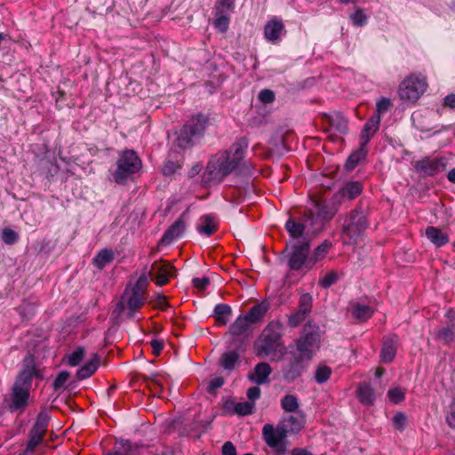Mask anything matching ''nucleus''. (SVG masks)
<instances>
[{
    "mask_svg": "<svg viewBox=\"0 0 455 455\" xmlns=\"http://www.w3.org/2000/svg\"><path fill=\"white\" fill-rule=\"evenodd\" d=\"M275 429L276 430V434L281 442L289 444V442L287 441V436L288 435L292 434L291 430H289V428L282 421L278 423Z\"/></svg>",
    "mask_w": 455,
    "mask_h": 455,
    "instance_id": "e2e57ef3",
    "label": "nucleus"
},
{
    "mask_svg": "<svg viewBox=\"0 0 455 455\" xmlns=\"http://www.w3.org/2000/svg\"><path fill=\"white\" fill-rule=\"evenodd\" d=\"M197 231L207 236L212 235L218 229V223L215 217L207 214L200 218V223L196 227Z\"/></svg>",
    "mask_w": 455,
    "mask_h": 455,
    "instance_id": "bb28decb",
    "label": "nucleus"
},
{
    "mask_svg": "<svg viewBox=\"0 0 455 455\" xmlns=\"http://www.w3.org/2000/svg\"><path fill=\"white\" fill-rule=\"evenodd\" d=\"M331 243L328 240H324L321 244H319L313 251L312 255L309 256V260L307 261V268L310 269L313 266L322 259L325 257L328 253L329 250L331 248Z\"/></svg>",
    "mask_w": 455,
    "mask_h": 455,
    "instance_id": "2f4dec72",
    "label": "nucleus"
},
{
    "mask_svg": "<svg viewBox=\"0 0 455 455\" xmlns=\"http://www.w3.org/2000/svg\"><path fill=\"white\" fill-rule=\"evenodd\" d=\"M30 397V391L27 388L12 385L9 398L4 399L7 410L13 413H23L28 408Z\"/></svg>",
    "mask_w": 455,
    "mask_h": 455,
    "instance_id": "dca6fc26",
    "label": "nucleus"
},
{
    "mask_svg": "<svg viewBox=\"0 0 455 455\" xmlns=\"http://www.w3.org/2000/svg\"><path fill=\"white\" fill-rule=\"evenodd\" d=\"M337 212V208L334 205H330L324 201L315 200L313 207L305 211L308 217L310 226H313V230L318 234L323 229L326 222L330 221Z\"/></svg>",
    "mask_w": 455,
    "mask_h": 455,
    "instance_id": "1a4fd4ad",
    "label": "nucleus"
},
{
    "mask_svg": "<svg viewBox=\"0 0 455 455\" xmlns=\"http://www.w3.org/2000/svg\"><path fill=\"white\" fill-rule=\"evenodd\" d=\"M44 378V371L36 363V357L32 354L27 355L22 362V367L19 371L13 385L27 388L30 391L33 379L42 380Z\"/></svg>",
    "mask_w": 455,
    "mask_h": 455,
    "instance_id": "9d476101",
    "label": "nucleus"
},
{
    "mask_svg": "<svg viewBox=\"0 0 455 455\" xmlns=\"http://www.w3.org/2000/svg\"><path fill=\"white\" fill-rule=\"evenodd\" d=\"M380 117L379 116H372L363 125V131L374 135L379 128Z\"/></svg>",
    "mask_w": 455,
    "mask_h": 455,
    "instance_id": "603ef678",
    "label": "nucleus"
},
{
    "mask_svg": "<svg viewBox=\"0 0 455 455\" xmlns=\"http://www.w3.org/2000/svg\"><path fill=\"white\" fill-rule=\"evenodd\" d=\"M407 416L403 412H397L393 418V424L396 429L403 431L406 427Z\"/></svg>",
    "mask_w": 455,
    "mask_h": 455,
    "instance_id": "338daca9",
    "label": "nucleus"
},
{
    "mask_svg": "<svg viewBox=\"0 0 455 455\" xmlns=\"http://www.w3.org/2000/svg\"><path fill=\"white\" fill-rule=\"evenodd\" d=\"M357 396L359 401L364 405H372L375 401V393L373 388L368 383H362L357 388Z\"/></svg>",
    "mask_w": 455,
    "mask_h": 455,
    "instance_id": "72a5a7b5",
    "label": "nucleus"
},
{
    "mask_svg": "<svg viewBox=\"0 0 455 455\" xmlns=\"http://www.w3.org/2000/svg\"><path fill=\"white\" fill-rule=\"evenodd\" d=\"M148 283V277L144 275H140L131 291H136L143 296Z\"/></svg>",
    "mask_w": 455,
    "mask_h": 455,
    "instance_id": "680f3d73",
    "label": "nucleus"
},
{
    "mask_svg": "<svg viewBox=\"0 0 455 455\" xmlns=\"http://www.w3.org/2000/svg\"><path fill=\"white\" fill-rule=\"evenodd\" d=\"M258 99L264 104H270L274 102L275 95L272 90L263 89L259 92Z\"/></svg>",
    "mask_w": 455,
    "mask_h": 455,
    "instance_id": "69168bd1",
    "label": "nucleus"
},
{
    "mask_svg": "<svg viewBox=\"0 0 455 455\" xmlns=\"http://www.w3.org/2000/svg\"><path fill=\"white\" fill-rule=\"evenodd\" d=\"M331 129H334L340 134H345L347 131V120L340 113H334L327 116Z\"/></svg>",
    "mask_w": 455,
    "mask_h": 455,
    "instance_id": "c9c22d12",
    "label": "nucleus"
},
{
    "mask_svg": "<svg viewBox=\"0 0 455 455\" xmlns=\"http://www.w3.org/2000/svg\"><path fill=\"white\" fill-rule=\"evenodd\" d=\"M291 252L288 260L290 269L298 271L303 266L307 268L309 260L310 239L294 242L291 244Z\"/></svg>",
    "mask_w": 455,
    "mask_h": 455,
    "instance_id": "ddd939ff",
    "label": "nucleus"
},
{
    "mask_svg": "<svg viewBox=\"0 0 455 455\" xmlns=\"http://www.w3.org/2000/svg\"><path fill=\"white\" fill-rule=\"evenodd\" d=\"M282 346V324L279 322L269 323L254 343L259 356H269Z\"/></svg>",
    "mask_w": 455,
    "mask_h": 455,
    "instance_id": "39448f33",
    "label": "nucleus"
},
{
    "mask_svg": "<svg viewBox=\"0 0 455 455\" xmlns=\"http://www.w3.org/2000/svg\"><path fill=\"white\" fill-rule=\"evenodd\" d=\"M436 338L442 339L444 344L451 343L455 339V330L453 327L447 326L440 329L436 332Z\"/></svg>",
    "mask_w": 455,
    "mask_h": 455,
    "instance_id": "a18cd8bd",
    "label": "nucleus"
},
{
    "mask_svg": "<svg viewBox=\"0 0 455 455\" xmlns=\"http://www.w3.org/2000/svg\"><path fill=\"white\" fill-rule=\"evenodd\" d=\"M392 107L391 100L382 97L376 103V114L374 116H381L385 114Z\"/></svg>",
    "mask_w": 455,
    "mask_h": 455,
    "instance_id": "864d4df0",
    "label": "nucleus"
},
{
    "mask_svg": "<svg viewBox=\"0 0 455 455\" xmlns=\"http://www.w3.org/2000/svg\"><path fill=\"white\" fill-rule=\"evenodd\" d=\"M296 354L311 361L320 348V328L312 321H308L303 327L299 337L295 340Z\"/></svg>",
    "mask_w": 455,
    "mask_h": 455,
    "instance_id": "20e7f679",
    "label": "nucleus"
},
{
    "mask_svg": "<svg viewBox=\"0 0 455 455\" xmlns=\"http://www.w3.org/2000/svg\"><path fill=\"white\" fill-rule=\"evenodd\" d=\"M176 268L167 261H155L150 267L149 276L157 286H164L175 275Z\"/></svg>",
    "mask_w": 455,
    "mask_h": 455,
    "instance_id": "a211bd4d",
    "label": "nucleus"
},
{
    "mask_svg": "<svg viewBox=\"0 0 455 455\" xmlns=\"http://www.w3.org/2000/svg\"><path fill=\"white\" fill-rule=\"evenodd\" d=\"M251 332V323L245 316L240 315L229 326L228 334L231 336L228 342L232 347H246V340Z\"/></svg>",
    "mask_w": 455,
    "mask_h": 455,
    "instance_id": "f3484780",
    "label": "nucleus"
},
{
    "mask_svg": "<svg viewBox=\"0 0 455 455\" xmlns=\"http://www.w3.org/2000/svg\"><path fill=\"white\" fill-rule=\"evenodd\" d=\"M349 19L355 27H363L366 25L368 20L364 11L361 8L355 9V11L350 14Z\"/></svg>",
    "mask_w": 455,
    "mask_h": 455,
    "instance_id": "49530a36",
    "label": "nucleus"
},
{
    "mask_svg": "<svg viewBox=\"0 0 455 455\" xmlns=\"http://www.w3.org/2000/svg\"><path fill=\"white\" fill-rule=\"evenodd\" d=\"M387 396L392 403L397 404L405 399V393L400 387H394L388 390Z\"/></svg>",
    "mask_w": 455,
    "mask_h": 455,
    "instance_id": "5fc2aeb1",
    "label": "nucleus"
},
{
    "mask_svg": "<svg viewBox=\"0 0 455 455\" xmlns=\"http://www.w3.org/2000/svg\"><path fill=\"white\" fill-rule=\"evenodd\" d=\"M181 168V164L178 160H172L168 158L162 169V172L164 176H170L175 173Z\"/></svg>",
    "mask_w": 455,
    "mask_h": 455,
    "instance_id": "8fccbe9b",
    "label": "nucleus"
},
{
    "mask_svg": "<svg viewBox=\"0 0 455 455\" xmlns=\"http://www.w3.org/2000/svg\"><path fill=\"white\" fill-rule=\"evenodd\" d=\"M50 414L45 408L41 409L38 413L36 422L33 425L32 428L29 430L28 437V443L25 450L19 453L18 455H33L36 448L39 446L45 436L49 421H50Z\"/></svg>",
    "mask_w": 455,
    "mask_h": 455,
    "instance_id": "0eeeda50",
    "label": "nucleus"
},
{
    "mask_svg": "<svg viewBox=\"0 0 455 455\" xmlns=\"http://www.w3.org/2000/svg\"><path fill=\"white\" fill-rule=\"evenodd\" d=\"M337 212V208L334 205H330L324 201L315 200L313 207L305 211L308 217L310 226H313V230L318 234L323 229L326 222L330 221Z\"/></svg>",
    "mask_w": 455,
    "mask_h": 455,
    "instance_id": "6e6552de",
    "label": "nucleus"
},
{
    "mask_svg": "<svg viewBox=\"0 0 455 455\" xmlns=\"http://www.w3.org/2000/svg\"><path fill=\"white\" fill-rule=\"evenodd\" d=\"M352 315L359 321H366L371 317L373 310L367 305L355 303L352 307Z\"/></svg>",
    "mask_w": 455,
    "mask_h": 455,
    "instance_id": "4c0bfd02",
    "label": "nucleus"
},
{
    "mask_svg": "<svg viewBox=\"0 0 455 455\" xmlns=\"http://www.w3.org/2000/svg\"><path fill=\"white\" fill-rule=\"evenodd\" d=\"M272 368L269 363L261 362L255 365L254 371L248 374V379L257 385H263L269 382V375Z\"/></svg>",
    "mask_w": 455,
    "mask_h": 455,
    "instance_id": "4be33fe9",
    "label": "nucleus"
},
{
    "mask_svg": "<svg viewBox=\"0 0 455 455\" xmlns=\"http://www.w3.org/2000/svg\"><path fill=\"white\" fill-rule=\"evenodd\" d=\"M363 191V184L360 181H350L346 183L341 189L339 194L343 198L353 200L358 196Z\"/></svg>",
    "mask_w": 455,
    "mask_h": 455,
    "instance_id": "473e14b6",
    "label": "nucleus"
},
{
    "mask_svg": "<svg viewBox=\"0 0 455 455\" xmlns=\"http://www.w3.org/2000/svg\"><path fill=\"white\" fill-rule=\"evenodd\" d=\"M1 238L6 244H13L18 239V234L11 228H4L1 233Z\"/></svg>",
    "mask_w": 455,
    "mask_h": 455,
    "instance_id": "4d7b16f0",
    "label": "nucleus"
},
{
    "mask_svg": "<svg viewBox=\"0 0 455 455\" xmlns=\"http://www.w3.org/2000/svg\"><path fill=\"white\" fill-rule=\"evenodd\" d=\"M398 338L394 335L390 338H385L382 343V348L380 352V361L384 363H391L396 355V345Z\"/></svg>",
    "mask_w": 455,
    "mask_h": 455,
    "instance_id": "b1692460",
    "label": "nucleus"
},
{
    "mask_svg": "<svg viewBox=\"0 0 455 455\" xmlns=\"http://www.w3.org/2000/svg\"><path fill=\"white\" fill-rule=\"evenodd\" d=\"M268 309V304L266 302H261L251 307L247 312V314L243 315L246 317V319L251 324L258 323L263 320Z\"/></svg>",
    "mask_w": 455,
    "mask_h": 455,
    "instance_id": "a878e982",
    "label": "nucleus"
},
{
    "mask_svg": "<svg viewBox=\"0 0 455 455\" xmlns=\"http://www.w3.org/2000/svg\"><path fill=\"white\" fill-rule=\"evenodd\" d=\"M307 315L299 309H296L288 316L287 324L291 328H296L307 318Z\"/></svg>",
    "mask_w": 455,
    "mask_h": 455,
    "instance_id": "de8ad7c7",
    "label": "nucleus"
},
{
    "mask_svg": "<svg viewBox=\"0 0 455 455\" xmlns=\"http://www.w3.org/2000/svg\"><path fill=\"white\" fill-rule=\"evenodd\" d=\"M331 368L326 364L317 366L315 373V379L318 384L325 383L331 375Z\"/></svg>",
    "mask_w": 455,
    "mask_h": 455,
    "instance_id": "79ce46f5",
    "label": "nucleus"
},
{
    "mask_svg": "<svg viewBox=\"0 0 455 455\" xmlns=\"http://www.w3.org/2000/svg\"><path fill=\"white\" fill-rule=\"evenodd\" d=\"M36 305L35 304H28V303H23L20 306V313L23 319H30L31 316H33L36 313Z\"/></svg>",
    "mask_w": 455,
    "mask_h": 455,
    "instance_id": "052dcab7",
    "label": "nucleus"
},
{
    "mask_svg": "<svg viewBox=\"0 0 455 455\" xmlns=\"http://www.w3.org/2000/svg\"><path fill=\"white\" fill-rule=\"evenodd\" d=\"M313 308V298L309 293H304L299 297L298 308L299 311L309 315Z\"/></svg>",
    "mask_w": 455,
    "mask_h": 455,
    "instance_id": "c03bdc74",
    "label": "nucleus"
},
{
    "mask_svg": "<svg viewBox=\"0 0 455 455\" xmlns=\"http://www.w3.org/2000/svg\"><path fill=\"white\" fill-rule=\"evenodd\" d=\"M85 355V349L83 347H76L69 355L68 359V363L70 366H77L82 360L84 359Z\"/></svg>",
    "mask_w": 455,
    "mask_h": 455,
    "instance_id": "09e8293b",
    "label": "nucleus"
},
{
    "mask_svg": "<svg viewBox=\"0 0 455 455\" xmlns=\"http://www.w3.org/2000/svg\"><path fill=\"white\" fill-rule=\"evenodd\" d=\"M100 363V357L94 354L93 357L87 362L84 365H83L76 371V377L78 379H85L91 377L98 369Z\"/></svg>",
    "mask_w": 455,
    "mask_h": 455,
    "instance_id": "c85d7f7f",
    "label": "nucleus"
},
{
    "mask_svg": "<svg viewBox=\"0 0 455 455\" xmlns=\"http://www.w3.org/2000/svg\"><path fill=\"white\" fill-rule=\"evenodd\" d=\"M231 406H234V412L237 415L246 416L253 413L255 404L254 403L249 401L235 403L232 401L226 402L225 408L227 410H229Z\"/></svg>",
    "mask_w": 455,
    "mask_h": 455,
    "instance_id": "f704fd0d",
    "label": "nucleus"
},
{
    "mask_svg": "<svg viewBox=\"0 0 455 455\" xmlns=\"http://www.w3.org/2000/svg\"><path fill=\"white\" fill-rule=\"evenodd\" d=\"M186 224L185 221L179 218L175 222L168 228V229L163 235L160 244L169 245L174 239L180 237L185 231Z\"/></svg>",
    "mask_w": 455,
    "mask_h": 455,
    "instance_id": "5701e85b",
    "label": "nucleus"
},
{
    "mask_svg": "<svg viewBox=\"0 0 455 455\" xmlns=\"http://www.w3.org/2000/svg\"><path fill=\"white\" fill-rule=\"evenodd\" d=\"M290 355L289 361L282 368V375L286 382L292 383L307 370L310 361L294 352H291Z\"/></svg>",
    "mask_w": 455,
    "mask_h": 455,
    "instance_id": "2eb2a0df",
    "label": "nucleus"
},
{
    "mask_svg": "<svg viewBox=\"0 0 455 455\" xmlns=\"http://www.w3.org/2000/svg\"><path fill=\"white\" fill-rule=\"evenodd\" d=\"M299 406V400L294 395H285L281 399V407L285 412H296Z\"/></svg>",
    "mask_w": 455,
    "mask_h": 455,
    "instance_id": "a19ab883",
    "label": "nucleus"
},
{
    "mask_svg": "<svg viewBox=\"0 0 455 455\" xmlns=\"http://www.w3.org/2000/svg\"><path fill=\"white\" fill-rule=\"evenodd\" d=\"M144 302L145 299L143 296L140 295L136 291H131L130 296L127 299L129 316L132 317L134 313L144 305Z\"/></svg>",
    "mask_w": 455,
    "mask_h": 455,
    "instance_id": "58836bf2",
    "label": "nucleus"
},
{
    "mask_svg": "<svg viewBox=\"0 0 455 455\" xmlns=\"http://www.w3.org/2000/svg\"><path fill=\"white\" fill-rule=\"evenodd\" d=\"M208 124L206 115L199 113L193 116L177 133L175 145L181 149L192 148L204 137Z\"/></svg>",
    "mask_w": 455,
    "mask_h": 455,
    "instance_id": "7ed1b4c3",
    "label": "nucleus"
},
{
    "mask_svg": "<svg viewBox=\"0 0 455 455\" xmlns=\"http://www.w3.org/2000/svg\"><path fill=\"white\" fill-rule=\"evenodd\" d=\"M368 209L358 204L343 218L341 238L344 244H355L369 228Z\"/></svg>",
    "mask_w": 455,
    "mask_h": 455,
    "instance_id": "f03ea898",
    "label": "nucleus"
},
{
    "mask_svg": "<svg viewBox=\"0 0 455 455\" xmlns=\"http://www.w3.org/2000/svg\"><path fill=\"white\" fill-rule=\"evenodd\" d=\"M136 446L129 440L121 439L116 442L114 446V455H132Z\"/></svg>",
    "mask_w": 455,
    "mask_h": 455,
    "instance_id": "ea45409f",
    "label": "nucleus"
},
{
    "mask_svg": "<svg viewBox=\"0 0 455 455\" xmlns=\"http://www.w3.org/2000/svg\"><path fill=\"white\" fill-rule=\"evenodd\" d=\"M368 150L367 148H359L357 150L354 151L347 159L345 164V168L347 171L354 170L361 161L366 158Z\"/></svg>",
    "mask_w": 455,
    "mask_h": 455,
    "instance_id": "e433bc0d",
    "label": "nucleus"
},
{
    "mask_svg": "<svg viewBox=\"0 0 455 455\" xmlns=\"http://www.w3.org/2000/svg\"><path fill=\"white\" fill-rule=\"evenodd\" d=\"M310 220L304 212L298 219L290 218L285 223V229L293 240L301 241L308 239V235H316L318 233L313 230Z\"/></svg>",
    "mask_w": 455,
    "mask_h": 455,
    "instance_id": "f8f14e48",
    "label": "nucleus"
},
{
    "mask_svg": "<svg viewBox=\"0 0 455 455\" xmlns=\"http://www.w3.org/2000/svg\"><path fill=\"white\" fill-rule=\"evenodd\" d=\"M248 145V140L241 137L233 143L231 150L222 151L219 156L212 158L202 176L204 184L211 186L220 183L234 172L243 159Z\"/></svg>",
    "mask_w": 455,
    "mask_h": 455,
    "instance_id": "f257e3e1",
    "label": "nucleus"
},
{
    "mask_svg": "<svg viewBox=\"0 0 455 455\" xmlns=\"http://www.w3.org/2000/svg\"><path fill=\"white\" fill-rule=\"evenodd\" d=\"M225 383L223 377H216L210 380L207 386V392L211 395H215L216 391L220 388Z\"/></svg>",
    "mask_w": 455,
    "mask_h": 455,
    "instance_id": "0e129e2a",
    "label": "nucleus"
},
{
    "mask_svg": "<svg viewBox=\"0 0 455 455\" xmlns=\"http://www.w3.org/2000/svg\"><path fill=\"white\" fill-rule=\"evenodd\" d=\"M339 280V275L336 271H330L319 280V284L322 288L327 289L335 284Z\"/></svg>",
    "mask_w": 455,
    "mask_h": 455,
    "instance_id": "3c124183",
    "label": "nucleus"
},
{
    "mask_svg": "<svg viewBox=\"0 0 455 455\" xmlns=\"http://www.w3.org/2000/svg\"><path fill=\"white\" fill-rule=\"evenodd\" d=\"M115 259V253L109 249H101L92 259V264L99 270H102L106 266L110 264Z\"/></svg>",
    "mask_w": 455,
    "mask_h": 455,
    "instance_id": "c756f323",
    "label": "nucleus"
},
{
    "mask_svg": "<svg viewBox=\"0 0 455 455\" xmlns=\"http://www.w3.org/2000/svg\"><path fill=\"white\" fill-rule=\"evenodd\" d=\"M246 347H232L231 343L228 342L227 350L221 355L219 360V364L224 370L231 371L235 368V365L239 363L240 357L244 353Z\"/></svg>",
    "mask_w": 455,
    "mask_h": 455,
    "instance_id": "aec40b11",
    "label": "nucleus"
},
{
    "mask_svg": "<svg viewBox=\"0 0 455 455\" xmlns=\"http://www.w3.org/2000/svg\"><path fill=\"white\" fill-rule=\"evenodd\" d=\"M426 236L437 248L443 247L450 242L447 233L433 226L426 228Z\"/></svg>",
    "mask_w": 455,
    "mask_h": 455,
    "instance_id": "393cba45",
    "label": "nucleus"
},
{
    "mask_svg": "<svg viewBox=\"0 0 455 455\" xmlns=\"http://www.w3.org/2000/svg\"><path fill=\"white\" fill-rule=\"evenodd\" d=\"M425 78L417 76H411L405 78L399 88L401 100L415 102L424 93L427 89Z\"/></svg>",
    "mask_w": 455,
    "mask_h": 455,
    "instance_id": "9b49d317",
    "label": "nucleus"
},
{
    "mask_svg": "<svg viewBox=\"0 0 455 455\" xmlns=\"http://www.w3.org/2000/svg\"><path fill=\"white\" fill-rule=\"evenodd\" d=\"M262 436L266 443L273 450L275 455H286L288 453V443L281 442L272 424L263 426Z\"/></svg>",
    "mask_w": 455,
    "mask_h": 455,
    "instance_id": "6ab92c4d",
    "label": "nucleus"
},
{
    "mask_svg": "<svg viewBox=\"0 0 455 455\" xmlns=\"http://www.w3.org/2000/svg\"><path fill=\"white\" fill-rule=\"evenodd\" d=\"M69 376H70V374L68 371H60L57 375L56 379H54V381L52 383L53 390L57 391V390H60L61 387H63V386L68 379Z\"/></svg>",
    "mask_w": 455,
    "mask_h": 455,
    "instance_id": "bf43d9fd",
    "label": "nucleus"
},
{
    "mask_svg": "<svg viewBox=\"0 0 455 455\" xmlns=\"http://www.w3.org/2000/svg\"><path fill=\"white\" fill-rule=\"evenodd\" d=\"M215 20L214 26L221 32H226L229 26L228 13L221 12H214Z\"/></svg>",
    "mask_w": 455,
    "mask_h": 455,
    "instance_id": "37998d69",
    "label": "nucleus"
},
{
    "mask_svg": "<svg viewBox=\"0 0 455 455\" xmlns=\"http://www.w3.org/2000/svg\"><path fill=\"white\" fill-rule=\"evenodd\" d=\"M447 161L443 157L425 156L413 164L415 172L420 177H434L443 172L446 168Z\"/></svg>",
    "mask_w": 455,
    "mask_h": 455,
    "instance_id": "4468645a",
    "label": "nucleus"
},
{
    "mask_svg": "<svg viewBox=\"0 0 455 455\" xmlns=\"http://www.w3.org/2000/svg\"><path fill=\"white\" fill-rule=\"evenodd\" d=\"M235 0H218L215 4L214 12H233Z\"/></svg>",
    "mask_w": 455,
    "mask_h": 455,
    "instance_id": "6e6d98bb",
    "label": "nucleus"
},
{
    "mask_svg": "<svg viewBox=\"0 0 455 455\" xmlns=\"http://www.w3.org/2000/svg\"><path fill=\"white\" fill-rule=\"evenodd\" d=\"M231 314V307L224 303L217 304L213 310V316L216 323L219 325H226L229 321Z\"/></svg>",
    "mask_w": 455,
    "mask_h": 455,
    "instance_id": "7c9ffc66",
    "label": "nucleus"
},
{
    "mask_svg": "<svg viewBox=\"0 0 455 455\" xmlns=\"http://www.w3.org/2000/svg\"><path fill=\"white\" fill-rule=\"evenodd\" d=\"M141 167L142 162L137 153L132 149H125L119 153L116 169L112 174L113 180L117 184H124Z\"/></svg>",
    "mask_w": 455,
    "mask_h": 455,
    "instance_id": "423d86ee",
    "label": "nucleus"
},
{
    "mask_svg": "<svg viewBox=\"0 0 455 455\" xmlns=\"http://www.w3.org/2000/svg\"><path fill=\"white\" fill-rule=\"evenodd\" d=\"M281 421L294 434L299 433L306 424L305 415L302 411L283 418Z\"/></svg>",
    "mask_w": 455,
    "mask_h": 455,
    "instance_id": "cd10ccee",
    "label": "nucleus"
},
{
    "mask_svg": "<svg viewBox=\"0 0 455 455\" xmlns=\"http://www.w3.org/2000/svg\"><path fill=\"white\" fill-rule=\"evenodd\" d=\"M446 421L451 427L455 428V397L449 407Z\"/></svg>",
    "mask_w": 455,
    "mask_h": 455,
    "instance_id": "774afa93",
    "label": "nucleus"
},
{
    "mask_svg": "<svg viewBox=\"0 0 455 455\" xmlns=\"http://www.w3.org/2000/svg\"><path fill=\"white\" fill-rule=\"evenodd\" d=\"M157 377V373H155V374H152L151 376H147V375H143L141 378L142 379L148 384V387L150 388L151 387V385H153L154 387H157L158 390L156 391L155 395H160V394L162 393L163 391V385L162 383L156 379Z\"/></svg>",
    "mask_w": 455,
    "mask_h": 455,
    "instance_id": "13d9d810",
    "label": "nucleus"
},
{
    "mask_svg": "<svg viewBox=\"0 0 455 455\" xmlns=\"http://www.w3.org/2000/svg\"><path fill=\"white\" fill-rule=\"evenodd\" d=\"M285 34V26L283 20L277 17L269 20L264 27V36L272 44L279 43Z\"/></svg>",
    "mask_w": 455,
    "mask_h": 455,
    "instance_id": "412c9836",
    "label": "nucleus"
}]
</instances>
